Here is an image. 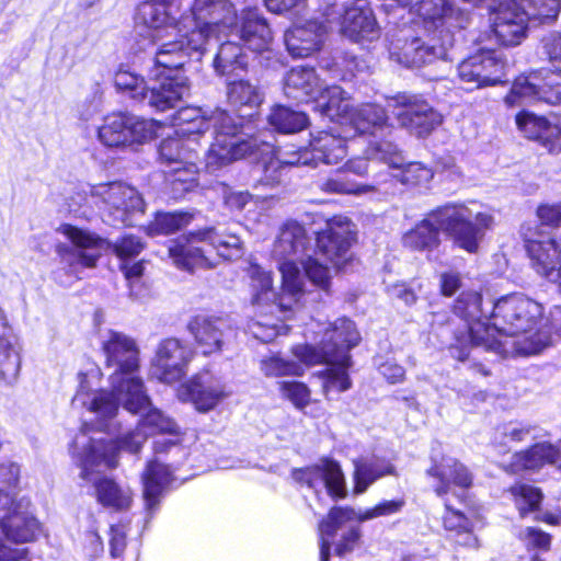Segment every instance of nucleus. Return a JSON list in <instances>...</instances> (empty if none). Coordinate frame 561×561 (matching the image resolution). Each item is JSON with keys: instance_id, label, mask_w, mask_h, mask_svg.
<instances>
[{"instance_id": "1", "label": "nucleus", "mask_w": 561, "mask_h": 561, "mask_svg": "<svg viewBox=\"0 0 561 561\" xmlns=\"http://www.w3.org/2000/svg\"><path fill=\"white\" fill-rule=\"evenodd\" d=\"M180 0H145L137 19L152 32V37H176L157 51V64L179 67L199 60L213 42H218L237 24V10L230 0H193L188 11L179 14Z\"/></svg>"}, {"instance_id": "2", "label": "nucleus", "mask_w": 561, "mask_h": 561, "mask_svg": "<svg viewBox=\"0 0 561 561\" xmlns=\"http://www.w3.org/2000/svg\"><path fill=\"white\" fill-rule=\"evenodd\" d=\"M107 366L115 367L110 376L111 391L98 389L99 370L79 373V387L72 399L75 409H85L95 416L112 417L119 405L137 411L149 403L142 379L138 376L139 348L135 340L124 333L110 331L103 340Z\"/></svg>"}, {"instance_id": "3", "label": "nucleus", "mask_w": 561, "mask_h": 561, "mask_svg": "<svg viewBox=\"0 0 561 561\" xmlns=\"http://www.w3.org/2000/svg\"><path fill=\"white\" fill-rule=\"evenodd\" d=\"M173 125L175 136L163 139L159 147L161 159L170 167L187 160L190 147L198 151L199 137L210 128L215 140L204 157L205 168L209 172L244 158L251 148V144L239 134L234 119L220 108L207 112L201 107H182L174 115Z\"/></svg>"}, {"instance_id": "4", "label": "nucleus", "mask_w": 561, "mask_h": 561, "mask_svg": "<svg viewBox=\"0 0 561 561\" xmlns=\"http://www.w3.org/2000/svg\"><path fill=\"white\" fill-rule=\"evenodd\" d=\"M129 412L142 413V416L135 430L116 438L111 435L115 428L113 420L116 414L112 417L96 416L94 425L82 426L71 446V453L81 467L82 479L91 481L94 471H100L101 468H115L121 451L138 454L150 435L178 433L176 423L160 410L152 408L150 400L148 405Z\"/></svg>"}, {"instance_id": "5", "label": "nucleus", "mask_w": 561, "mask_h": 561, "mask_svg": "<svg viewBox=\"0 0 561 561\" xmlns=\"http://www.w3.org/2000/svg\"><path fill=\"white\" fill-rule=\"evenodd\" d=\"M491 341L488 347L502 356H529L553 344L559 335L543 321V306L522 293L502 296L492 304Z\"/></svg>"}, {"instance_id": "6", "label": "nucleus", "mask_w": 561, "mask_h": 561, "mask_svg": "<svg viewBox=\"0 0 561 561\" xmlns=\"http://www.w3.org/2000/svg\"><path fill=\"white\" fill-rule=\"evenodd\" d=\"M312 344L296 345L293 354L301 364H325L323 388L331 391H346L351 388L347 369L351 366L350 350L360 341L355 323L347 318L333 322L312 321L305 333Z\"/></svg>"}, {"instance_id": "7", "label": "nucleus", "mask_w": 561, "mask_h": 561, "mask_svg": "<svg viewBox=\"0 0 561 561\" xmlns=\"http://www.w3.org/2000/svg\"><path fill=\"white\" fill-rule=\"evenodd\" d=\"M310 244L311 239L300 224L288 221L280 228L273 248L282 274V295L275 308L288 310L300 301L306 293V278L322 290L329 289L330 270L308 255Z\"/></svg>"}, {"instance_id": "8", "label": "nucleus", "mask_w": 561, "mask_h": 561, "mask_svg": "<svg viewBox=\"0 0 561 561\" xmlns=\"http://www.w3.org/2000/svg\"><path fill=\"white\" fill-rule=\"evenodd\" d=\"M492 221V216L486 213H473L463 204H446L428 213L407 231L402 236V244L414 251L432 250L439 244V232L443 231L459 248L474 253Z\"/></svg>"}, {"instance_id": "9", "label": "nucleus", "mask_w": 561, "mask_h": 561, "mask_svg": "<svg viewBox=\"0 0 561 561\" xmlns=\"http://www.w3.org/2000/svg\"><path fill=\"white\" fill-rule=\"evenodd\" d=\"M58 232L69 241V243L60 242L56 245L61 267L55 271L54 275L55 279L62 284L66 282L61 278V271L68 276L79 279L84 268L95 266L107 248H112V251L123 261L138 255L144 249L142 241L135 236H124L115 243L110 244L98 234L69 224L61 225Z\"/></svg>"}, {"instance_id": "10", "label": "nucleus", "mask_w": 561, "mask_h": 561, "mask_svg": "<svg viewBox=\"0 0 561 561\" xmlns=\"http://www.w3.org/2000/svg\"><path fill=\"white\" fill-rule=\"evenodd\" d=\"M213 251L226 260L238 257L242 253L241 239L231 228L218 225L183 234L169 247L173 263L185 271L214 267Z\"/></svg>"}, {"instance_id": "11", "label": "nucleus", "mask_w": 561, "mask_h": 561, "mask_svg": "<svg viewBox=\"0 0 561 561\" xmlns=\"http://www.w3.org/2000/svg\"><path fill=\"white\" fill-rule=\"evenodd\" d=\"M314 108L332 122L351 126L355 134L388 135L392 131L387 112L383 107L366 103L354 107L350 94L339 85L320 90L314 99Z\"/></svg>"}, {"instance_id": "12", "label": "nucleus", "mask_w": 561, "mask_h": 561, "mask_svg": "<svg viewBox=\"0 0 561 561\" xmlns=\"http://www.w3.org/2000/svg\"><path fill=\"white\" fill-rule=\"evenodd\" d=\"M248 276L251 280L252 304L260 312L256 319L250 321L248 329L255 339L268 343L276 336L287 333V327L279 322L288 319L300 301L288 310L275 308L282 290L278 294L274 291L272 273L251 263Z\"/></svg>"}, {"instance_id": "13", "label": "nucleus", "mask_w": 561, "mask_h": 561, "mask_svg": "<svg viewBox=\"0 0 561 561\" xmlns=\"http://www.w3.org/2000/svg\"><path fill=\"white\" fill-rule=\"evenodd\" d=\"M454 313L465 322V330L455 335L450 355L459 362L469 357L471 346L499 347L491 341V321L482 307V296L476 290L462 291L454 304Z\"/></svg>"}, {"instance_id": "14", "label": "nucleus", "mask_w": 561, "mask_h": 561, "mask_svg": "<svg viewBox=\"0 0 561 561\" xmlns=\"http://www.w3.org/2000/svg\"><path fill=\"white\" fill-rule=\"evenodd\" d=\"M426 474L435 480L433 488L436 495L445 500L447 511L444 516L445 528L457 534L461 530H468L471 526L470 520L459 511L453 510L447 499H445L449 493L461 499V494L457 490L463 492L471 486L472 476L467 467L449 456H432V465L426 470Z\"/></svg>"}, {"instance_id": "15", "label": "nucleus", "mask_w": 561, "mask_h": 561, "mask_svg": "<svg viewBox=\"0 0 561 561\" xmlns=\"http://www.w3.org/2000/svg\"><path fill=\"white\" fill-rule=\"evenodd\" d=\"M329 28L339 26L343 36L365 44L379 38L380 28L368 0H352L327 4L321 13Z\"/></svg>"}, {"instance_id": "16", "label": "nucleus", "mask_w": 561, "mask_h": 561, "mask_svg": "<svg viewBox=\"0 0 561 561\" xmlns=\"http://www.w3.org/2000/svg\"><path fill=\"white\" fill-rule=\"evenodd\" d=\"M28 506V501L19 500L13 505L0 507V561H23L27 554L26 548H10L4 540L28 542L39 534V522Z\"/></svg>"}, {"instance_id": "17", "label": "nucleus", "mask_w": 561, "mask_h": 561, "mask_svg": "<svg viewBox=\"0 0 561 561\" xmlns=\"http://www.w3.org/2000/svg\"><path fill=\"white\" fill-rule=\"evenodd\" d=\"M405 506V500L398 497L393 500H383L375 506L364 510L352 507H333L328 517L319 524L320 538V561H329L332 539L337 531L343 529L345 524L352 520L364 523L367 520L389 517L402 512Z\"/></svg>"}, {"instance_id": "18", "label": "nucleus", "mask_w": 561, "mask_h": 561, "mask_svg": "<svg viewBox=\"0 0 561 561\" xmlns=\"http://www.w3.org/2000/svg\"><path fill=\"white\" fill-rule=\"evenodd\" d=\"M160 127L157 121L117 112L104 117L103 124L98 129V137L106 147H130L153 139Z\"/></svg>"}, {"instance_id": "19", "label": "nucleus", "mask_w": 561, "mask_h": 561, "mask_svg": "<svg viewBox=\"0 0 561 561\" xmlns=\"http://www.w3.org/2000/svg\"><path fill=\"white\" fill-rule=\"evenodd\" d=\"M523 240L531 267L561 294V240L534 225L525 227Z\"/></svg>"}, {"instance_id": "20", "label": "nucleus", "mask_w": 561, "mask_h": 561, "mask_svg": "<svg viewBox=\"0 0 561 561\" xmlns=\"http://www.w3.org/2000/svg\"><path fill=\"white\" fill-rule=\"evenodd\" d=\"M399 125L416 137L428 135L442 123V115L419 94L398 93L388 99Z\"/></svg>"}, {"instance_id": "21", "label": "nucleus", "mask_w": 561, "mask_h": 561, "mask_svg": "<svg viewBox=\"0 0 561 561\" xmlns=\"http://www.w3.org/2000/svg\"><path fill=\"white\" fill-rule=\"evenodd\" d=\"M533 101H542L550 105L561 104V75L537 71L520 76L505 96V103L510 107Z\"/></svg>"}, {"instance_id": "22", "label": "nucleus", "mask_w": 561, "mask_h": 561, "mask_svg": "<svg viewBox=\"0 0 561 561\" xmlns=\"http://www.w3.org/2000/svg\"><path fill=\"white\" fill-rule=\"evenodd\" d=\"M194 355V350L176 337L162 340L151 363L152 378L167 385L181 381L186 376Z\"/></svg>"}, {"instance_id": "23", "label": "nucleus", "mask_w": 561, "mask_h": 561, "mask_svg": "<svg viewBox=\"0 0 561 561\" xmlns=\"http://www.w3.org/2000/svg\"><path fill=\"white\" fill-rule=\"evenodd\" d=\"M367 153L387 164L392 178L409 187L426 186L433 179V170L421 162L407 163L397 145L391 140L371 142Z\"/></svg>"}, {"instance_id": "24", "label": "nucleus", "mask_w": 561, "mask_h": 561, "mask_svg": "<svg viewBox=\"0 0 561 561\" xmlns=\"http://www.w3.org/2000/svg\"><path fill=\"white\" fill-rule=\"evenodd\" d=\"M93 203L114 220L129 222V215L144 213L145 204L140 194L122 182L103 183L91 187Z\"/></svg>"}, {"instance_id": "25", "label": "nucleus", "mask_w": 561, "mask_h": 561, "mask_svg": "<svg viewBox=\"0 0 561 561\" xmlns=\"http://www.w3.org/2000/svg\"><path fill=\"white\" fill-rule=\"evenodd\" d=\"M179 67H164L157 64L150 70V79L156 83L148 88L149 105L158 111H165L174 107L178 102L190 95L191 85L187 77L178 72Z\"/></svg>"}, {"instance_id": "26", "label": "nucleus", "mask_w": 561, "mask_h": 561, "mask_svg": "<svg viewBox=\"0 0 561 561\" xmlns=\"http://www.w3.org/2000/svg\"><path fill=\"white\" fill-rule=\"evenodd\" d=\"M411 13L422 19L426 32L446 34L453 37L454 30L468 26L470 15L467 10L455 8L448 0H417Z\"/></svg>"}, {"instance_id": "27", "label": "nucleus", "mask_w": 561, "mask_h": 561, "mask_svg": "<svg viewBox=\"0 0 561 561\" xmlns=\"http://www.w3.org/2000/svg\"><path fill=\"white\" fill-rule=\"evenodd\" d=\"M239 134L251 144L245 157L254 156L256 159L263 160L264 181L267 185L279 182L285 167L313 165L310 147L300 148L297 151L285 150L276 153L273 145L266 141L259 144L256 138H248L240 130Z\"/></svg>"}, {"instance_id": "28", "label": "nucleus", "mask_w": 561, "mask_h": 561, "mask_svg": "<svg viewBox=\"0 0 561 561\" xmlns=\"http://www.w3.org/2000/svg\"><path fill=\"white\" fill-rule=\"evenodd\" d=\"M230 394L221 378L209 371L194 375L178 388V398L183 402H191L198 412L214 410Z\"/></svg>"}, {"instance_id": "29", "label": "nucleus", "mask_w": 561, "mask_h": 561, "mask_svg": "<svg viewBox=\"0 0 561 561\" xmlns=\"http://www.w3.org/2000/svg\"><path fill=\"white\" fill-rule=\"evenodd\" d=\"M489 9L497 39L507 46L519 44L525 37L528 21H531L524 5L515 0H494Z\"/></svg>"}, {"instance_id": "30", "label": "nucleus", "mask_w": 561, "mask_h": 561, "mask_svg": "<svg viewBox=\"0 0 561 561\" xmlns=\"http://www.w3.org/2000/svg\"><path fill=\"white\" fill-rule=\"evenodd\" d=\"M506 62L494 50H481L468 57L458 66V76L462 82L479 89L501 83L505 77Z\"/></svg>"}, {"instance_id": "31", "label": "nucleus", "mask_w": 561, "mask_h": 561, "mask_svg": "<svg viewBox=\"0 0 561 561\" xmlns=\"http://www.w3.org/2000/svg\"><path fill=\"white\" fill-rule=\"evenodd\" d=\"M440 39L442 43L436 44L435 37L428 41L415 37L411 41H405L402 46L392 44L390 56L399 64L409 68H420L437 60H445L453 41L449 34H446Z\"/></svg>"}, {"instance_id": "32", "label": "nucleus", "mask_w": 561, "mask_h": 561, "mask_svg": "<svg viewBox=\"0 0 561 561\" xmlns=\"http://www.w3.org/2000/svg\"><path fill=\"white\" fill-rule=\"evenodd\" d=\"M293 478L317 495L324 492L332 497H344L346 494L345 479L337 462L323 459L314 466L293 471Z\"/></svg>"}, {"instance_id": "33", "label": "nucleus", "mask_w": 561, "mask_h": 561, "mask_svg": "<svg viewBox=\"0 0 561 561\" xmlns=\"http://www.w3.org/2000/svg\"><path fill=\"white\" fill-rule=\"evenodd\" d=\"M353 225L347 218H336L317 238L319 254L328 259L336 270L345 268L351 260Z\"/></svg>"}, {"instance_id": "34", "label": "nucleus", "mask_w": 561, "mask_h": 561, "mask_svg": "<svg viewBox=\"0 0 561 561\" xmlns=\"http://www.w3.org/2000/svg\"><path fill=\"white\" fill-rule=\"evenodd\" d=\"M187 328L204 355L221 352L237 336L236 329L222 318L196 316Z\"/></svg>"}, {"instance_id": "35", "label": "nucleus", "mask_w": 561, "mask_h": 561, "mask_svg": "<svg viewBox=\"0 0 561 561\" xmlns=\"http://www.w3.org/2000/svg\"><path fill=\"white\" fill-rule=\"evenodd\" d=\"M329 30L323 18L322 21L309 20L304 24H296L285 32L286 48L293 57L306 58L320 49Z\"/></svg>"}, {"instance_id": "36", "label": "nucleus", "mask_w": 561, "mask_h": 561, "mask_svg": "<svg viewBox=\"0 0 561 561\" xmlns=\"http://www.w3.org/2000/svg\"><path fill=\"white\" fill-rule=\"evenodd\" d=\"M236 34L243 46L255 53L267 51L273 39L272 31L266 20L257 9L242 10L239 23L228 33Z\"/></svg>"}, {"instance_id": "37", "label": "nucleus", "mask_w": 561, "mask_h": 561, "mask_svg": "<svg viewBox=\"0 0 561 561\" xmlns=\"http://www.w3.org/2000/svg\"><path fill=\"white\" fill-rule=\"evenodd\" d=\"M322 89V83L314 68L294 67L283 79L284 94L297 102L314 100Z\"/></svg>"}, {"instance_id": "38", "label": "nucleus", "mask_w": 561, "mask_h": 561, "mask_svg": "<svg viewBox=\"0 0 561 561\" xmlns=\"http://www.w3.org/2000/svg\"><path fill=\"white\" fill-rule=\"evenodd\" d=\"M173 481L169 467L157 460L148 463L142 476L145 507L149 516L159 508L161 497Z\"/></svg>"}, {"instance_id": "39", "label": "nucleus", "mask_w": 561, "mask_h": 561, "mask_svg": "<svg viewBox=\"0 0 561 561\" xmlns=\"http://www.w3.org/2000/svg\"><path fill=\"white\" fill-rule=\"evenodd\" d=\"M186 154L187 160L181 164H174L165 171L170 194L175 199L182 198L197 185L198 152L195 147H190Z\"/></svg>"}, {"instance_id": "40", "label": "nucleus", "mask_w": 561, "mask_h": 561, "mask_svg": "<svg viewBox=\"0 0 561 561\" xmlns=\"http://www.w3.org/2000/svg\"><path fill=\"white\" fill-rule=\"evenodd\" d=\"M561 461V450L556 446L542 443L536 444L529 449L516 453L505 469L512 473L523 470H536L546 463H558Z\"/></svg>"}, {"instance_id": "41", "label": "nucleus", "mask_w": 561, "mask_h": 561, "mask_svg": "<svg viewBox=\"0 0 561 561\" xmlns=\"http://www.w3.org/2000/svg\"><path fill=\"white\" fill-rule=\"evenodd\" d=\"M310 152L313 167L319 162L336 164L347 154L345 138L329 131H320L310 140Z\"/></svg>"}, {"instance_id": "42", "label": "nucleus", "mask_w": 561, "mask_h": 561, "mask_svg": "<svg viewBox=\"0 0 561 561\" xmlns=\"http://www.w3.org/2000/svg\"><path fill=\"white\" fill-rule=\"evenodd\" d=\"M354 463V493L363 494L378 479L394 474V467L386 459L360 457Z\"/></svg>"}, {"instance_id": "43", "label": "nucleus", "mask_w": 561, "mask_h": 561, "mask_svg": "<svg viewBox=\"0 0 561 561\" xmlns=\"http://www.w3.org/2000/svg\"><path fill=\"white\" fill-rule=\"evenodd\" d=\"M98 502L114 511H124L131 504V491L110 478L94 480Z\"/></svg>"}, {"instance_id": "44", "label": "nucleus", "mask_w": 561, "mask_h": 561, "mask_svg": "<svg viewBox=\"0 0 561 561\" xmlns=\"http://www.w3.org/2000/svg\"><path fill=\"white\" fill-rule=\"evenodd\" d=\"M248 66V56L239 43L226 41L220 44L213 60L215 72L219 76H229Z\"/></svg>"}, {"instance_id": "45", "label": "nucleus", "mask_w": 561, "mask_h": 561, "mask_svg": "<svg viewBox=\"0 0 561 561\" xmlns=\"http://www.w3.org/2000/svg\"><path fill=\"white\" fill-rule=\"evenodd\" d=\"M516 125L529 139L548 140L556 131L561 145V119L556 126H551L546 117L522 111L516 115Z\"/></svg>"}, {"instance_id": "46", "label": "nucleus", "mask_w": 561, "mask_h": 561, "mask_svg": "<svg viewBox=\"0 0 561 561\" xmlns=\"http://www.w3.org/2000/svg\"><path fill=\"white\" fill-rule=\"evenodd\" d=\"M22 364V346L16 336L0 342V380L16 381Z\"/></svg>"}, {"instance_id": "47", "label": "nucleus", "mask_w": 561, "mask_h": 561, "mask_svg": "<svg viewBox=\"0 0 561 561\" xmlns=\"http://www.w3.org/2000/svg\"><path fill=\"white\" fill-rule=\"evenodd\" d=\"M229 103L234 107H257L263 102V93L259 85L249 80H231L227 84Z\"/></svg>"}, {"instance_id": "48", "label": "nucleus", "mask_w": 561, "mask_h": 561, "mask_svg": "<svg viewBox=\"0 0 561 561\" xmlns=\"http://www.w3.org/2000/svg\"><path fill=\"white\" fill-rule=\"evenodd\" d=\"M267 121L275 130L283 134L300 131L308 125V117L305 113L284 105L274 106Z\"/></svg>"}, {"instance_id": "49", "label": "nucleus", "mask_w": 561, "mask_h": 561, "mask_svg": "<svg viewBox=\"0 0 561 561\" xmlns=\"http://www.w3.org/2000/svg\"><path fill=\"white\" fill-rule=\"evenodd\" d=\"M21 469L16 462L0 463V507L16 503Z\"/></svg>"}, {"instance_id": "50", "label": "nucleus", "mask_w": 561, "mask_h": 561, "mask_svg": "<svg viewBox=\"0 0 561 561\" xmlns=\"http://www.w3.org/2000/svg\"><path fill=\"white\" fill-rule=\"evenodd\" d=\"M516 508L522 517L539 508L542 500L541 491L530 484L517 483L510 489Z\"/></svg>"}, {"instance_id": "51", "label": "nucleus", "mask_w": 561, "mask_h": 561, "mask_svg": "<svg viewBox=\"0 0 561 561\" xmlns=\"http://www.w3.org/2000/svg\"><path fill=\"white\" fill-rule=\"evenodd\" d=\"M538 221H528L522 225L520 234L523 236L526 226H536L549 234H552L558 241L561 237L558 236V228L561 226V203L546 204L537 208Z\"/></svg>"}, {"instance_id": "52", "label": "nucleus", "mask_w": 561, "mask_h": 561, "mask_svg": "<svg viewBox=\"0 0 561 561\" xmlns=\"http://www.w3.org/2000/svg\"><path fill=\"white\" fill-rule=\"evenodd\" d=\"M537 436V427L525 422H510L496 430L495 442L502 446L511 443H522L534 439Z\"/></svg>"}, {"instance_id": "53", "label": "nucleus", "mask_w": 561, "mask_h": 561, "mask_svg": "<svg viewBox=\"0 0 561 561\" xmlns=\"http://www.w3.org/2000/svg\"><path fill=\"white\" fill-rule=\"evenodd\" d=\"M193 216L188 213L158 214L148 227L150 236L170 234L187 226Z\"/></svg>"}, {"instance_id": "54", "label": "nucleus", "mask_w": 561, "mask_h": 561, "mask_svg": "<svg viewBox=\"0 0 561 561\" xmlns=\"http://www.w3.org/2000/svg\"><path fill=\"white\" fill-rule=\"evenodd\" d=\"M260 369L266 377L300 376L304 373L301 364L287 360L278 354H271L260 360Z\"/></svg>"}, {"instance_id": "55", "label": "nucleus", "mask_w": 561, "mask_h": 561, "mask_svg": "<svg viewBox=\"0 0 561 561\" xmlns=\"http://www.w3.org/2000/svg\"><path fill=\"white\" fill-rule=\"evenodd\" d=\"M531 21L549 23L554 21L561 10L560 0H522Z\"/></svg>"}, {"instance_id": "56", "label": "nucleus", "mask_w": 561, "mask_h": 561, "mask_svg": "<svg viewBox=\"0 0 561 561\" xmlns=\"http://www.w3.org/2000/svg\"><path fill=\"white\" fill-rule=\"evenodd\" d=\"M115 87L123 91L128 92L133 99L142 101L147 99L148 87L142 77L126 69H119L114 78Z\"/></svg>"}, {"instance_id": "57", "label": "nucleus", "mask_w": 561, "mask_h": 561, "mask_svg": "<svg viewBox=\"0 0 561 561\" xmlns=\"http://www.w3.org/2000/svg\"><path fill=\"white\" fill-rule=\"evenodd\" d=\"M343 171H337L332 178H329L320 184L322 191L336 194H364L373 191L371 185H358L342 179Z\"/></svg>"}, {"instance_id": "58", "label": "nucleus", "mask_w": 561, "mask_h": 561, "mask_svg": "<svg viewBox=\"0 0 561 561\" xmlns=\"http://www.w3.org/2000/svg\"><path fill=\"white\" fill-rule=\"evenodd\" d=\"M325 67L334 78L347 81L355 76V72L359 71V61L355 56L345 54L334 57L332 65H325Z\"/></svg>"}, {"instance_id": "59", "label": "nucleus", "mask_w": 561, "mask_h": 561, "mask_svg": "<svg viewBox=\"0 0 561 561\" xmlns=\"http://www.w3.org/2000/svg\"><path fill=\"white\" fill-rule=\"evenodd\" d=\"M279 386L282 394L297 409L301 410L309 404L310 391L305 383L299 381H282Z\"/></svg>"}, {"instance_id": "60", "label": "nucleus", "mask_w": 561, "mask_h": 561, "mask_svg": "<svg viewBox=\"0 0 561 561\" xmlns=\"http://www.w3.org/2000/svg\"><path fill=\"white\" fill-rule=\"evenodd\" d=\"M543 54L547 56L551 71L561 73V34L552 33L542 39Z\"/></svg>"}, {"instance_id": "61", "label": "nucleus", "mask_w": 561, "mask_h": 561, "mask_svg": "<svg viewBox=\"0 0 561 561\" xmlns=\"http://www.w3.org/2000/svg\"><path fill=\"white\" fill-rule=\"evenodd\" d=\"M519 538L528 548L548 550L551 543L549 534L534 527H527L520 531Z\"/></svg>"}, {"instance_id": "62", "label": "nucleus", "mask_w": 561, "mask_h": 561, "mask_svg": "<svg viewBox=\"0 0 561 561\" xmlns=\"http://www.w3.org/2000/svg\"><path fill=\"white\" fill-rule=\"evenodd\" d=\"M172 437H159L153 442V451L156 455L168 454L174 451L175 454H181V456H186V450L182 447V439L180 436V430L178 428L176 434H170Z\"/></svg>"}, {"instance_id": "63", "label": "nucleus", "mask_w": 561, "mask_h": 561, "mask_svg": "<svg viewBox=\"0 0 561 561\" xmlns=\"http://www.w3.org/2000/svg\"><path fill=\"white\" fill-rule=\"evenodd\" d=\"M126 547V530L124 525L111 526L110 551L113 558H119Z\"/></svg>"}, {"instance_id": "64", "label": "nucleus", "mask_w": 561, "mask_h": 561, "mask_svg": "<svg viewBox=\"0 0 561 561\" xmlns=\"http://www.w3.org/2000/svg\"><path fill=\"white\" fill-rule=\"evenodd\" d=\"M360 538V531L358 527L352 526L345 533H343L341 540L336 543V553L343 556L352 551L357 545Z\"/></svg>"}]
</instances>
